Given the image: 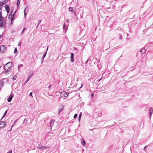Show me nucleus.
Wrapping results in <instances>:
<instances>
[{"label":"nucleus","mask_w":153,"mask_h":153,"mask_svg":"<svg viewBox=\"0 0 153 153\" xmlns=\"http://www.w3.org/2000/svg\"><path fill=\"white\" fill-rule=\"evenodd\" d=\"M12 63L11 62H9L4 65V67L5 70L7 71L10 70L12 68Z\"/></svg>","instance_id":"1"},{"label":"nucleus","mask_w":153,"mask_h":153,"mask_svg":"<svg viewBox=\"0 0 153 153\" xmlns=\"http://www.w3.org/2000/svg\"><path fill=\"white\" fill-rule=\"evenodd\" d=\"M2 17L1 13L0 14V18ZM5 25V21L4 20H3L0 19V27H4Z\"/></svg>","instance_id":"2"},{"label":"nucleus","mask_w":153,"mask_h":153,"mask_svg":"<svg viewBox=\"0 0 153 153\" xmlns=\"http://www.w3.org/2000/svg\"><path fill=\"white\" fill-rule=\"evenodd\" d=\"M68 94L69 93L67 92H62L61 93V96L67 97L68 96Z\"/></svg>","instance_id":"3"},{"label":"nucleus","mask_w":153,"mask_h":153,"mask_svg":"<svg viewBox=\"0 0 153 153\" xmlns=\"http://www.w3.org/2000/svg\"><path fill=\"white\" fill-rule=\"evenodd\" d=\"M69 11L72 12L74 14H76V9L74 7L73 8L72 7H70L69 8Z\"/></svg>","instance_id":"4"},{"label":"nucleus","mask_w":153,"mask_h":153,"mask_svg":"<svg viewBox=\"0 0 153 153\" xmlns=\"http://www.w3.org/2000/svg\"><path fill=\"white\" fill-rule=\"evenodd\" d=\"M13 96L14 95L13 93H11L7 99L8 102H9L11 101Z\"/></svg>","instance_id":"5"},{"label":"nucleus","mask_w":153,"mask_h":153,"mask_svg":"<svg viewBox=\"0 0 153 153\" xmlns=\"http://www.w3.org/2000/svg\"><path fill=\"white\" fill-rule=\"evenodd\" d=\"M153 113V108L152 107L149 108V118L150 119L152 114Z\"/></svg>","instance_id":"6"},{"label":"nucleus","mask_w":153,"mask_h":153,"mask_svg":"<svg viewBox=\"0 0 153 153\" xmlns=\"http://www.w3.org/2000/svg\"><path fill=\"white\" fill-rule=\"evenodd\" d=\"M6 47L4 46V45H1L0 48V51H1L3 52L5 50H6Z\"/></svg>","instance_id":"7"},{"label":"nucleus","mask_w":153,"mask_h":153,"mask_svg":"<svg viewBox=\"0 0 153 153\" xmlns=\"http://www.w3.org/2000/svg\"><path fill=\"white\" fill-rule=\"evenodd\" d=\"M5 125V123L3 121L0 122V128H3Z\"/></svg>","instance_id":"8"},{"label":"nucleus","mask_w":153,"mask_h":153,"mask_svg":"<svg viewBox=\"0 0 153 153\" xmlns=\"http://www.w3.org/2000/svg\"><path fill=\"white\" fill-rule=\"evenodd\" d=\"M71 62H72L74 61V59H73L74 56V54L73 53H71Z\"/></svg>","instance_id":"9"},{"label":"nucleus","mask_w":153,"mask_h":153,"mask_svg":"<svg viewBox=\"0 0 153 153\" xmlns=\"http://www.w3.org/2000/svg\"><path fill=\"white\" fill-rule=\"evenodd\" d=\"M63 107L62 105H61L60 106V107L58 109V114H59L61 112Z\"/></svg>","instance_id":"10"},{"label":"nucleus","mask_w":153,"mask_h":153,"mask_svg":"<svg viewBox=\"0 0 153 153\" xmlns=\"http://www.w3.org/2000/svg\"><path fill=\"white\" fill-rule=\"evenodd\" d=\"M81 144L84 146H85L86 144V143L83 139H82V140L81 141Z\"/></svg>","instance_id":"11"},{"label":"nucleus","mask_w":153,"mask_h":153,"mask_svg":"<svg viewBox=\"0 0 153 153\" xmlns=\"http://www.w3.org/2000/svg\"><path fill=\"white\" fill-rule=\"evenodd\" d=\"M54 122L55 121L53 120H51L50 123V126H53V125Z\"/></svg>","instance_id":"12"},{"label":"nucleus","mask_w":153,"mask_h":153,"mask_svg":"<svg viewBox=\"0 0 153 153\" xmlns=\"http://www.w3.org/2000/svg\"><path fill=\"white\" fill-rule=\"evenodd\" d=\"M4 7L6 10H9V7L7 4L5 5Z\"/></svg>","instance_id":"13"},{"label":"nucleus","mask_w":153,"mask_h":153,"mask_svg":"<svg viewBox=\"0 0 153 153\" xmlns=\"http://www.w3.org/2000/svg\"><path fill=\"white\" fill-rule=\"evenodd\" d=\"M42 147L41 146V145L39 144L37 146V148L39 149H41L42 151Z\"/></svg>","instance_id":"14"},{"label":"nucleus","mask_w":153,"mask_h":153,"mask_svg":"<svg viewBox=\"0 0 153 153\" xmlns=\"http://www.w3.org/2000/svg\"><path fill=\"white\" fill-rule=\"evenodd\" d=\"M145 52V50L144 49H142L140 51V52L142 53H143Z\"/></svg>","instance_id":"15"},{"label":"nucleus","mask_w":153,"mask_h":153,"mask_svg":"<svg viewBox=\"0 0 153 153\" xmlns=\"http://www.w3.org/2000/svg\"><path fill=\"white\" fill-rule=\"evenodd\" d=\"M20 0H17V5L18 7L19 6V5L20 4Z\"/></svg>","instance_id":"16"},{"label":"nucleus","mask_w":153,"mask_h":153,"mask_svg":"<svg viewBox=\"0 0 153 153\" xmlns=\"http://www.w3.org/2000/svg\"><path fill=\"white\" fill-rule=\"evenodd\" d=\"M48 47L47 48L46 51L44 53V54L42 56V57H43V58H45V57L46 55V54H47V51L48 50Z\"/></svg>","instance_id":"17"},{"label":"nucleus","mask_w":153,"mask_h":153,"mask_svg":"<svg viewBox=\"0 0 153 153\" xmlns=\"http://www.w3.org/2000/svg\"><path fill=\"white\" fill-rule=\"evenodd\" d=\"M33 75V73H31L29 75V76L28 77V79H30L31 78L32 76Z\"/></svg>","instance_id":"18"},{"label":"nucleus","mask_w":153,"mask_h":153,"mask_svg":"<svg viewBox=\"0 0 153 153\" xmlns=\"http://www.w3.org/2000/svg\"><path fill=\"white\" fill-rule=\"evenodd\" d=\"M49 147H45V146H42V150H43L44 149H47L48 148H49Z\"/></svg>","instance_id":"19"},{"label":"nucleus","mask_w":153,"mask_h":153,"mask_svg":"<svg viewBox=\"0 0 153 153\" xmlns=\"http://www.w3.org/2000/svg\"><path fill=\"white\" fill-rule=\"evenodd\" d=\"M26 7L25 8V10H24V16H25V17L26 15V14H27V13L26 12H25V10L26 9Z\"/></svg>","instance_id":"20"},{"label":"nucleus","mask_w":153,"mask_h":153,"mask_svg":"<svg viewBox=\"0 0 153 153\" xmlns=\"http://www.w3.org/2000/svg\"><path fill=\"white\" fill-rule=\"evenodd\" d=\"M16 78H17V76L16 75H15L14 76L13 78V80H15L16 79Z\"/></svg>","instance_id":"21"},{"label":"nucleus","mask_w":153,"mask_h":153,"mask_svg":"<svg viewBox=\"0 0 153 153\" xmlns=\"http://www.w3.org/2000/svg\"><path fill=\"white\" fill-rule=\"evenodd\" d=\"M23 66V65L22 64H20L18 66V70L19 69V68L22 67Z\"/></svg>","instance_id":"22"},{"label":"nucleus","mask_w":153,"mask_h":153,"mask_svg":"<svg viewBox=\"0 0 153 153\" xmlns=\"http://www.w3.org/2000/svg\"><path fill=\"white\" fill-rule=\"evenodd\" d=\"M33 93L32 92H30L29 94V96L31 97V98H33V97L32 96Z\"/></svg>","instance_id":"23"},{"label":"nucleus","mask_w":153,"mask_h":153,"mask_svg":"<svg viewBox=\"0 0 153 153\" xmlns=\"http://www.w3.org/2000/svg\"><path fill=\"white\" fill-rule=\"evenodd\" d=\"M14 18V15H13V16H12V17L11 18V22H12V21H13V19Z\"/></svg>","instance_id":"24"},{"label":"nucleus","mask_w":153,"mask_h":153,"mask_svg":"<svg viewBox=\"0 0 153 153\" xmlns=\"http://www.w3.org/2000/svg\"><path fill=\"white\" fill-rule=\"evenodd\" d=\"M41 20H39L38 21V24L37 25V27H38V26L39 25V24L41 23Z\"/></svg>","instance_id":"25"},{"label":"nucleus","mask_w":153,"mask_h":153,"mask_svg":"<svg viewBox=\"0 0 153 153\" xmlns=\"http://www.w3.org/2000/svg\"><path fill=\"white\" fill-rule=\"evenodd\" d=\"M77 116V114H75V115H74V118H76Z\"/></svg>","instance_id":"26"},{"label":"nucleus","mask_w":153,"mask_h":153,"mask_svg":"<svg viewBox=\"0 0 153 153\" xmlns=\"http://www.w3.org/2000/svg\"><path fill=\"white\" fill-rule=\"evenodd\" d=\"M17 49L16 48H15V50H14V53H17Z\"/></svg>","instance_id":"27"},{"label":"nucleus","mask_w":153,"mask_h":153,"mask_svg":"<svg viewBox=\"0 0 153 153\" xmlns=\"http://www.w3.org/2000/svg\"><path fill=\"white\" fill-rule=\"evenodd\" d=\"M25 29L26 28L25 27L24 28V29H23V30H22V33H21L22 34H23V32L25 31Z\"/></svg>","instance_id":"28"},{"label":"nucleus","mask_w":153,"mask_h":153,"mask_svg":"<svg viewBox=\"0 0 153 153\" xmlns=\"http://www.w3.org/2000/svg\"><path fill=\"white\" fill-rule=\"evenodd\" d=\"M123 37L122 36L120 35L119 37V39H122Z\"/></svg>","instance_id":"29"},{"label":"nucleus","mask_w":153,"mask_h":153,"mask_svg":"<svg viewBox=\"0 0 153 153\" xmlns=\"http://www.w3.org/2000/svg\"><path fill=\"white\" fill-rule=\"evenodd\" d=\"M7 111H5V112L4 113V114L3 115V117H2V118L6 115V114L7 113Z\"/></svg>","instance_id":"30"},{"label":"nucleus","mask_w":153,"mask_h":153,"mask_svg":"<svg viewBox=\"0 0 153 153\" xmlns=\"http://www.w3.org/2000/svg\"><path fill=\"white\" fill-rule=\"evenodd\" d=\"M11 15H10V14H9V15L8 16V18L10 19L11 17Z\"/></svg>","instance_id":"31"},{"label":"nucleus","mask_w":153,"mask_h":153,"mask_svg":"<svg viewBox=\"0 0 153 153\" xmlns=\"http://www.w3.org/2000/svg\"><path fill=\"white\" fill-rule=\"evenodd\" d=\"M81 116H82V113H80V114H79V118H81Z\"/></svg>","instance_id":"32"},{"label":"nucleus","mask_w":153,"mask_h":153,"mask_svg":"<svg viewBox=\"0 0 153 153\" xmlns=\"http://www.w3.org/2000/svg\"><path fill=\"white\" fill-rule=\"evenodd\" d=\"M12 151L11 150H10L9 152H7V153H12Z\"/></svg>","instance_id":"33"},{"label":"nucleus","mask_w":153,"mask_h":153,"mask_svg":"<svg viewBox=\"0 0 153 153\" xmlns=\"http://www.w3.org/2000/svg\"><path fill=\"white\" fill-rule=\"evenodd\" d=\"M83 83H82V84H81V86L79 88V89H80V88H81L83 86Z\"/></svg>","instance_id":"34"},{"label":"nucleus","mask_w":153,"mask_h":153,"mask_svg":"<svg viewBox=\"0 0 153 153\" xmlns=\"http://www.w3.org/2000/svg\"><path fill=\"white\" fill-rule=\"evenodd\" d=\"M44 58H43V57H42V58H41V59H42V62L43 61V59H44Z\"/></svg>","instance_id":"35"},{"label":"nucleus","mask_w":153,"mask_h":153,"mask_svg":"<svg viewBox=\"0 0 153 153\" xmlns=\"http://www.w3.org/2000/svg\"><path fill=\"white\" fill-rule=\"evenodd\" d=\"M21 44L20 42H19L18 44V46H21Z\"/></svg>","instance_id":"36"},{"label":"nucleus","mask_w":153,"mask_h":153,"mask_svg":"<svg viewBox=\"0 0 153 153\" xmlns=\"http://www.w3.org/2000/svg\"><path fill=\"white\" fill-rule=\"evenodd\" d=\"M30 79H28V78H27V80L26 81V83Z\"/></svg>","instance_id":"37"},{"label":"nucleus","mask_w":153,"mask_h":153,"mask_svg":"<svg viewBox=\"0 0 153 153\" xmlns=\"http://www.w3.org/2000/svg\"><path fill=\"white\" fill-rule=\"evenodd\" d=\"M13 125L11 126V130H10L9 131H11L12 129V128L13 127Z\"/></svg>","instance_id":"38"},{"label":"nucleus","mask_w":153,"mask_h":153,"mask_svg":"<svg viewBox=\"0 0 153 153\" xmlns=\"http://www.w3.org/2000/svg\"><path fill=\"white\" fill-rule=\"evenodd\" d=\"M78 120L79 121H80V118H79V119H78Z\"/></svg>","instance_id":"39"},{"label":"nucleus","mask_w":153,"mask_h":153,"mask_svg":"<svg viewBox=\"0 0 153 153\" xmlns=\"http://www.w3.org/2000/svg\"><path fill=\"white\" fill-rule=\"evenodd\" d=\"M7 13H9V10H7Z\"/></svg>","instance_id":"40"},{"label":"nucleus","mask_w":153,"mask_h":153,"mask_svg":"<svg viewBox=\"0 0 153 153\" xmlns=\"http://www.w3.org/2000/svg\"><path fill=\"white\" fill-rule=\"evenodd\" d=\"M65 24H64L63 25V28L64 29H65Z\"/></svg>","instance_id":"41"},{"label":"nucleus","mask_w":153,"mask_h":153,"mask_svg":"<svg viewBox=\"0 0 153 153\" xmlns=\"http://www.w3.org/2000/svg\"><path fill=\"white\" fill-rule=\"evenodd\" d=\"M12 12H11L10 13V15H11V16H12Z\"/></svg>","instance_id":"42"},{"label":"nucleus","mask_w":153,"mask_h":153,"mask_svg":"<svg viewBox=\"0 0 153 153\" xmlns=\"http://www.w3.org/2000/svg\"><path fill=\"white\" fill-rule=\"evenodd\" d=\"M2 83V84H3V82H0V83Z\"/></svg>","instance_id":"43"},{"label":"nucleus","mask_w":153,"mask_h":153,"mask_svg":"<svg viewBox=\"0 0 153 153\" xmlns=\"http://www.w3.org/2000/svg\"><path fill=\"white\" fill-rule=\"evenodd\" d=\"M51 85H50L49 86V88H51Z\"/></svg>","instance_id":"44"},{"label":"nucleus","mask_w":153,"mask_h":153,"mask_svg":"<svg viewBox=\"0 0 153 153\" xmlns=\"http://www.w3.org/2000/svg\"><path fill=\"white\" fill-rule=\"evenodd\" d=\"M16 121H15V122H14V123H16Z\"/></svg>","instance_id":"45"},{"label":"nucleus","mask_w":153,"mask_h":153,"mask_svg":"<svg viewBox=\"0 0 153 153\" xmlns=\"http://www.w3.org/2000/svg\"><path fill=\"white\" fill-rule=\"evenodd\" d=\"M25 121V119L24 120V121Z\"/></svg>","instance_id":"46"},{"label":"nucleus","mask_w":153,"mask_h":153,"mask_svg":"<svg viewBox=\"0 0 153 153\" xmlns=\"http://www.w3.org/2000/svg\"><path fill=\"white\" fill-rule=\"evenodd\" d=\"M93 94L91 95V96H93Z\"/></svg>","instance_id":"47"}]
</instances>
